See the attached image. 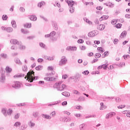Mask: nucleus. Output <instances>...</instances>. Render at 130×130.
Segmentation results:
<instances>
[{
	"label": "nucleus",
	"mask_w": 130,
	"mask_h": 130,
	"mask_svg": "<svg viewBox=\"0 0 130 130\" xmlns=\"http://www.w3.org/2000/svg\"><path fill=\"white\" fill-rule=\"evenodd\" d=\"M15 61L16 63H18V64H22V62L18 58L15 59Z\"/></svg>",
	"instance_id": "f704fd0d"
},
{
	"label": "nucleus",
	"mask_w": 130,
	"mask_h": 130,
	"mask_svg": "<svg viewBox=\"0 0 130 130\" xmlns=\"http://www.w3.org/2000/svg\"><path fill=\"white\" fill-rule=\"evenodd\" d=\"M21 77H25V74H18L14 76V78H21Z\"/></svg>",
	"instance_id": "aec40b11"
},
{
	"label": "nucleus",
	"mask_w": 130,
	"mask_h": 130,
	"mask_svg": "<svg viewBox=\"0 0 130 130\" xmlns=\"http://www.w3.org/2000/svg\"><path fill=\"white\" fill-rule=\"evenodd\" d=\"M112 117L111 114L110 113H108L106 116V118L108 119V118Z\"/></svg>",
	"instance_id": "8fccbe9b"
},
{
	"label": "nucleus",
	"mask_w": 130,
	"mask_h": 130,
	"mask_svg": "<svg viewBox=\"0 0 130 130\" xmlns=\"http://www.w3.org/2000/svg\"><path fill=\"white\" fill-rule=\"evenodd\" d=\"M35 69L37 71H41V69H42V66L39 65L38 67H36Z\"/></svg>",
	"instance_id": "c03bdc74"
},
{
	"label": "nucleus",
	"mask_w": 130,
	"mask_h": 130,
	"mask_svg": "<svg viewBox=\"0 0 130 130\" xmlns=\"http://www.w3.org/2000/svg\"><path fill=\"white\" fill-rule=\"evenodd\" d=\"M2 113H3L5 117H7L8 116L7 111V110H6V109H3L2 110Z\"/></svg>",
	"instance_id": "4468645a"
},
{
	"label": "nucleus",
	"mask_w": 130,
	"mask_h": 130,
	"mask_svg": "<svg viewBox=\"0 0 130 130\" xmlns=\"http://www.w3.org/2000/svg\"><path fill=\"white\" fill-rule=\"evenodd\" d=\"M0 56L2 57V58H4V59H6L8 57V55L5 53H1L0 55Z\"/></svg>",
	"instance_id": "b1692460"
},
{
	"label": "nucleus",
	"mask_w": 130,
	"mask_h": 130,
	"mask_svg": "<svg viewBox=\"0 0 130 130\" xmlns=\"http://www.w3.org/2000/svg\"><path fill=\"white\" fill-rule=\"evenodd\" d=\"M2 19L3 21H7L8 20V16L7 15H3L2 16Z\"/></svg>",
	"instance_id": "72a5a7b5"
},
{
	"label": "nucleus",
	"mask_w": 130,
	"mask_h": 130,
	"mask_svg": "<svg viewBox=\"0 0 130 130\" xmlns=\"http://www.w3.org/2000/svg\"><path fill=\"white\" fill-rule=\"evenodd\" d=\"M94 57H95V58H99L100 57H101V54H100V53H95Z\"/></svg>",
	"instance_id": "c756f323"
},
{
	"label": "nucleus",
	"mask_w": 130,
	"mask_h": 130,
	"mask_svg": "<svg viewBox=\"0 0 130 130\" xmlns=\"http://www.w3.org/2000/svg\"><path fill=\"white\" fill-rule=\"evenodd\" d=\"M124 107H125V105L118 106L119 109H122L123 108H124Z\"/></svg>",
	"instance_id": "6e6d98bb"
},
{
	"label": "nucleus",
	"mask_w": 130,
	"mask_h": 130,
	"mask_svg": "<svg viewBox=\"0 0 130 130\" xmlns=\"http://www.w3.org/2000/svg\"><path fill=\"white\" fill-rule=\"evenodd\" d=\"M61 94L63 96H65V97H70V96L71 95L70 92L67 91L63 92Z\"/></svg>",
	"instance_id": "dca6fc26"
},
{
	"label": "nucleus",
	"mask_w": 130,
	"mask_h": 130,
	"mask_svg": "<svg viewBox=\"0 0 130 130\" xmlns=\"http://www.w3.org/2000/svg\"><path fill=\"white\" fill-rule=\"evenodd\" d=\"M22 71H23V72H27V71H28V68L26 65L22 67Z\"/></svg>",
	"instance_id": "4c0bfd02"
},
{
	"label": "nucleus",
	"mask_w": 130,
	"mask_h": 130,
	"mask_svg": "<svg viewBox=\"0 0 130 130\" xmlns=\"http://www.w3.org/2000/svg\"><path fill=\"white\" fill-rule=\"evenodd\" d=\"M94 23L95 24H96V25H99V19H95L94 20Z\"/></svg>",
	"instance_id": "69168bd1"
},
{
	"label": "nucleus",
	"mask_w": 130,
	"mask_h": 130,
	"mask_svg": "<svg viewBox=\"0 0 130 130\" xmlns=\"http://www.w3.org/2000/svg\"><path fill=\"white\" fill-rule=\"evenodd\" d=\"M40 18H41V19H43V20H44L46 22H47V21H48L47 18L44 17V16H40Z\"/></svg>",
	"instance_id": "680f3d73"
},
{
	"label": "nucleus",
	"mask_w": 130,
	"mask_h": 130,
	"mask_svg": "<svg viewBox=\"0 0 130 130\" xmlns=\"http://www.w3.org/2000/svg\"><path fill=\"white\" fill-rule=\"evenodd\" d=\"M29 19L31 20V21H37V17L34 15H32L29 16Z\"/></svg>",
	"instance_id": "ddd939ff"
},
{
	"label": "nucleus",
	"mask_w": 130,
	"mask_h": 130,
	"mask_svg": "<svg viewBox=\"0 0 130 130\" xmlns=\"http://www.w3.org/2000/svg\"><path fill=\"white\" fill-rule=\"evenodd\" d=\"M106 108V106L104 105V103L103 102L101 103V107L100 108V110H103V109H105Z\"/></svg>",
	"instance_id": "412c9836"
},
{
	"label": "nucleus",
	"mask_w": 130,
	"mask_h": 130,
	"mask_svg": "<svg viewBox=\"0 0 130 130\" xmlns=\"http://www.w3.org/2000/svg\"><path fill=\"white\" fill-rule=\"evenodd\" d=\"M74 94H76V95H79L80 94V92L78 91V90H74L73 91Z\"/></svg>",
	"instance_id": "338daca9"
},
{
	"label": "nucleus",
	"mask_w": 130,
	"mask_h": 130,
	"mask_svg": "<svg viewBox=\"0 0 130 130\" xmlns=\"http://www.w3.org/2000/svg\"><path fill=\"white\" fill-rule=\"evenodd\" d=\"M50 35H51V38L54 37V36L56 35V32L54 31H53L50 34Z\"/></svg>",
	"instance_id": "e433bc0d"
},
{
	"label": "nucleus",
	"mask_w": 130,
	"mask_h": 130,
	"mask_svg": "<svg viewBox=\"0 0 130 130\" xmlns=\"http://www.w3.org/2000/svg\"><path fill=\"white\" fill-rule=\"evenodd\" d=\"M13 31H14V29L11 27H8L6 28V31L8 33H11V32H13Z\"/></svg>",
	"instance_id": "f3484780"
},
{
	"label": "nucleus",
	"mask_w": 130,
	"mask_h": 130,
	"mask_svg": "<svg viewBox=\"0 0 130 130\" xmlns=\"http://www.w3.org/2000/svg\"><path fill=\"white\" fill-rule=\"evenodd\" d=\"M54 74H55V72L54 71H52V73H46V76H53Z\"/></svg>",
	"instance_id": "79ce46f5"
},
{
	"label": "nucleus",
	"mask_w": 130,
	"mask_h": 130,
	"mask_svg": "<svg viewBox=\"0 0 130 130\" xmlns=\"http://www.w3.org/2000/svg\"><path fill=\"white\" fill-rule=\"evenodd\" d=\"M1 76H5V74H6V71L4 70V69H1Z\"/></svg>",
	"instance_id": "3c124183"
},
{
	"label": "nucleus",
	"mask_w": 130,
	"mask_h": 130,
	"mask_svg": "<svg viewBox=\"0 0 130 130\" xmlns=\"http://www.w3.org/2000/svg\"><path fill=\"white\" fill-rule=\"evenodd\" d=\"M19 117H20V114L19 113H17L14 116V118L15 119H18V118H19Z\"/></svg>",
	"instance_id": "5fc2aeb1"
},
{
	"label": "nucleus",
	"mask_w": 130,
	"mask_h": 130,
	"mask_svg": "<svg viewBox=\"0 0 130 130\" xmlns=\"http://www.w3.org/2000/svg\"><path fill=\"white\" fill-rule=\"evenodd\" d=\"M78 101H85V98L80 96L78 98Z\"/></svg>",
	"instance_id": "a18cd8bd"
},
{
	"label": "nucleus",
	"mask_w": 130,
	"mask_h": 130,
	"mask_svg": "<svg viewBox=\"0 0 130 130\" xmlns=\"http://www.w3.org/2000/svg\"><path fill=\"white\" fill-rule=\"evenodd\" d=\"M62 106H66V105H68V102L67 101H64L61 103Z\"/></svg>",
	"instance_id": "4d7b16f0"
},
{
	"label": "nucleus",
	"mask_w": 130,
	"mask_h": 130,
	"mask_svg": "<svg viewBox=\"0 0 130 130\" xmlns=\"http://www.w3.org/2000/svg\"><path fill=\"white\" fill-rule=\"evenodd\" d=\"M123 57H124V59H126L127 58V57H129V58H130V55H124L123 56Z\"/></svg>",
	"instance_id": "13d9d810"
},
{
	"label": "nucleus",
	"mask_w": 130,
	"mask_h": 130,
	"mask_svg": "<svg viewBox=\"0 0 130 130\" xmlns=\"http://www.w3.org/2000/svg\"><path fill=\"white\" fill-rule=\"evenodd\" d=\"M121 26H122V24L121 23H118L115 25L116 28H117L118 29H120L121 28Z\"/></svg>",
	"instance_id": "58836bf2"
},
{
	"label": "nucleus",
	"mask_w": 130,
	"mask_h": 130,
	"mask_svg": "<svg viewBox=\"0 0 130 130\" xmlns=\"http://www.w3.org/2000/svg\"><path fill=\"white\" fill-rule=\"evenodd\" d=\"M38 114H39L38 112H34L32 113V115L33 116H34V117H35V118H36V117L38 116Z\"/></svg>",
	"instance_id": "37998d69"
},
{
	"label": "nucleus",
	"mask_w": 130,
	"mask_h": 130,
	"mask_svg": "<svg viewBox=\"0 0 130 130\" xmlns=\"http://www.w3.org/2000/svg\"><path fill=\"white\" fill-rule=\"evenodd\" d=\"M84 126H85V124L83 123L80 125L79 127L80 130L84 129Z\"/></svg>",
	"instance_id": "603ef678"
},
{
	"label": "nucleus",
	"mask_w": 130,
	"mask_h": 130,
	"mask_svg": "<svg viewBox=\"0 0 130 130\" xmlns=\"http://www.w3.org/2000/svg\"><path fill=\"white\" fill-rule=\"evenodd\" d=\"M19 45V49L21 50H23L24 49H25L26 47L23 45H22V43L20 42V44H18Z\"/></svg>",
	"instance_id": "5701e85b"
},
{
	"label": "nucleus",
	"mask_w": 130,
	"mask_h": 130,
	"mask_svg": "<svg viewBox=\"0 0 130 130\" xmlns=\"http://www.w3.org/2000/svg\"><path fill=\"white\" fill-rule=\"evenodd\" d=\"M116 23H117V21H116V20H115V19H113L111 21V24H112V25H115V24H116Z\"/></svg>",
	"instance_id": "864d4df0"
},
{
	"label": "nucleus",
	"mask_w": 130,
	"mask_h": 130,
	"mask_svg": "<svg viewBox=\"0 0 130 130\" xmlns=\"http://www.w3.org/2000/svg\"><path fill=\"white\" fill-rule=\"evenodd\" d=\"M82 74L83 75H89V74H90V72H89V71L88 70H86V71H84L83 72H82Z\"/></svg>",
	"instance_id": "49530a36"
},
{
	"label": "nucleus",
	"mask_w": 130,
	"mask_h": 130,
	"mask_svg": "<svg viewBox=\"0 0 130 130\" xmlns=\"http://www.w3.org/2000/svg\"><path fill=\"white\" fill-rule=\"evenodd\" d=\"M66 50L68 51H76L77 50L76 47L68 46L66 48Z\"/></svg>",
	"instance_id": "423d86ee"
},
{
	"label": "nucleus",
	"mask_w": 130,
	"mask_h": 130,
	"mask_svg": "<svg viewBox=\"0 0 130 130\" xmlns=\"http://www.w3.org/2000/svg\"><path fill=\"white\" fill-rule=\"evenodd\" d=\"M21 32H22V33H23V34H28V33H29V31L26 29H24L23 28L21 29Z\"/></svg>",
	"instance_id": "7c9ffc66"
},
{
	"label": "nucleus",
	"mask_w": 130,
	"mask_h": 130,
	"mask_svg": "<svg viewBox=\"0 0 130 130\" xmlns=\"http://www.w3.org/2000/svg\"><path fill=\"white\" fill-rule=\"evenodd\" d=\"M69 11L70 13H71V14H73V13L75 12V7H70Z\"/></svg>",
	"instance_id": "c9c22d12"
},
{
	"label": "nucleus",
	"mask_w": 130,
	"mask_h": 130,
	"mask_svg": "<svg viewBox=\"0 0 130 130\" xmlns=\"http://www.w3.org/2000/svg\"><path fill=\"white\" fill-rule=\"evenodd\" d=\"M78 43H84V40L79 39L77 41Z\"/></svg>",
	"instance_id": "052dcab7"
},
{
	"label": "nucleus",
	"mask_w": 130,
	"mask_h": 130,
	"mask_svg": "<svg viewBox=\"0 0 130 130\" xmlns=\"http://www.w3.org/2000/svg\"><path fill=\"white\" fill-rule=\"evenodd\" d=\"M39 46L42 48H43V49H46V45H45V44H44V43H43L42 42H40L39 43Z\"/></svg>",
	"instance_id": "6ab92c4d"
},
{
	"label": "nucleus",
	"mask_w": 130,
	"mask_h": 130,
	"mask_svg": "<svg viewBox=\"0 0 130 130\" xmlns=\"http://www.w3.org/2000/svg\"><path fill=\"white\" fill-rule=\"evenodd\" d=\"M25 28H31L32 27V24L31 23H26L24 24Z\"/></svg>",
	"instance_id": "c85d7f7f"
},
{
	"label": "nucleus",
	"mask_w": 130,
	"mask_h": 130,
	"mask_svg": "<svg viewBox=\"0 0 130 130\" xmlns=\"http://www.w3.org/2000/svg\"><path fill=\"white\" fill-rule=\"evenodd\" d=\"M51 40H52V41H56L57 40V38H56V37H53L51 38Z\"/></svg>",
	"instance_id": "bf43d9fd"
},
{
	"label": "nucleus",
	"mask_w": 130,
	"mask_h": 130,
	"mask_svg": "<svg viewBox=\"0 0 130 130\" xmlns=\"http://www.w3.org/2000/svg\"><path fill=\"white\" fill-rule=\"evenodd\" d=\"M105 29V25L103 24H100L98 26V30H100L101 31H103Z\"/></svg>",
	"instance_id": "9d476101"
},
{
	"label": "nucleus",
	"mask_w": 130,
	"mask_h": 130,
	"mask_svg": "<svg viewBox=\"0 0 130 130\" xmlns=\"http://www.w3.org/2000/svg\"><path fill=\"white\" fill-rule=\"evenodd\" d=\"M20 125H21V123L19 121L16 122L14 124V126H16V127H18L20 126Z\"/></svg>",
	"instance_id": "bb28decb"
},
{
	"label": "nucleus",
	"mask_w": 130,
	"mask_h": 130,
	"mask_svg": "<svg viewBox=\"0 0 130 130\" xmlns=\"http://www.w3.org/2000/svg\"><path fill=\"white\" fill-rule=\"evenodd\" d=\"M34 74H35V72L32 71H31V70H30L27 73V75L28 76L27 80V81H28V82H30V83H32L34 81H36L38 80V76L34 77L35 76Z\"/></svg>",
	"instance_id": "f257e3e1"
},
{
	"label": "nucleus",
	"mask_w": 130,
	"mask_h": 130,
	"mask_svg": "<svg viewBox=\"0 0 130 130\" xmlns=\"http://www.w3.org/2000/svg\"><path fill=\"white\" fill-rule=\"evenodd\" d=\"M26 125H25V124H23L20 127L19 129L20 130H24V129H26Z\"/></svg>",
	"instance_id": "473e14b6"
},
{
	"label": "nucleus",
	"mask_w": 130,
	"mask_h": 130,
	"mask_svg": "<svg viewBox=\"0 0 130 130\" xmlns=\"http://www.w3.org/2000/svg\"><path fill=\"white\" fill-rule=\"evenodd\" d=\"M29 125L30 127H33V126H34L35 125V123H33L32 121H30L29 123Z\"/></svg>",
	"instance_id": "de8ad7c7"
},
{
	"label": "nucleus",
	"mask_w": 130,
	"mask_h": 130,
	"mask_svg": "<svg viewBox=\"0 0 130 130\" xmlns=\"http://www.w3.org/2000/svg\"><path fill=\"white\" fill-rule=\"evenodd\" d=\"M54 88L57 89L58 91H63L67 89V85L65 84H62L61 82L56 83L54 86Z\"/></svg>",
	"instance_id": "f03ea898"
},
{
	"label": "nucleus",
	"mask_w": 130,
	"mask_h": 130,
	"mask_svg": "<svg viewBox=\"0 0 130 130\" xmlns=\"http://www.w3.org/2000/svg\"><path fill=\"white\" fill-rule=\"evenodd\" d=\"M94 43L98 45V44H100V41H94Z\"/></svg>",
	"instance_id": "774afa93"
},
{
	"label": "nucleus",
	"mask_w": 130,
	"mask_h": 130,
	"mask_svg": "<svg viewBox=\"0 0 130 130\" xmlns=\"http://www.w3.org/2000/svg\"><path fill=\"white\" fill-rule=\"evenodd\" d=\"M11 24L13 28H17V24H16V21L14 20L11 21Z\"/></svg>",
	"instance_id": "4be33fe9"
},
{
	"label": "nucleus",
	"mask_w": 130,
	"mask_h": 130,
	"mask_svg": "<svg viewBox=\"0 0 130 130\" xmlns=\"http://www.w3.org/2000/svg\"><path fill=\"white\" fill-rule=\"evenodd\" d=\"M60 121H62V122H67L69 121V120H68V118L66 117H61L60 118Z\"/></svg>",
	"instance_id": "2eb2a0df"
},
{
	"label": "nucleus",
	"mask_w": 130,
	"mask_h": 130,
	"mask_svg": "<svg viewBox=\"0 0 130 130\" xmlns=\"http://www.w3.org/2000/svg\"><path fill=\"white\" fill-rule=\"evenodd\" d=\"M68 6L70 7H74V6H77V2L73 0H70Z\"/></svg>",
	"instance_id": "0eeeda50"
},
{
	"label": "nucleus",
	"mask_w": 130,
	"mask_h": 130,
	"mask_svg": "<svg viewBox=\"0 0 130 130\" xmlns=\"http://www.w3.org/2000/svg\"><path fill=\"white\" fill-rule=\"evenodd\" d=\"M6 71L7 73H11L12 72V69L9 67L6 68Z\"/></svg>",
	"instance_id": "2f4dec72"
},
{
	"label": "nucleus",
	"mask_w": 130,
	"mask_h": 130,
	"mask_svg": "<svg viewBox=\"0 0 130 130\" xmlns=\"http://www.w3.org/2000/svg\"><path fill=\"white\" fill-rule=\"evenodd\" d=\"M67 61H68V59L66 58V56H62L61 60L59 62V66H63V64H66Z\"/></svg>",
	"instance_id": "20e7f679"
},
{
	"label": "nucleus",
	"mask_w": 130,
	"mask_h": 130,
	"mask_svg": "<svg viewBox=\"0 0 130 130\" xmlns=\"http://www.w3.org/2000/svg\"><path fill=\"white\" fill-rule=\"evenodd\" d=\"M19 10H20V11L22 12V13H24V12H25V8L23 7H20Z\"/></svg>",
	"instance_id": "e2e57ef3"
},
{
	"label": "nucleus",
	"mask_w": 130,
	"mask_h": 130,
	"mask_svg": "<svg viewBox=\"0 0 130 130\" xmlns=\"http://www.w3.org/2000/svg\"><path fill=\"white\" fill-rule=\"evenodd\" d=\"M12 113H13V110L11 109H9L8 110V112H7V115H11L12 114Z\"/></svg>",
	"instance_id": "a19ab883"
},
{
	"label": "nucleus",
	"mask_w": 130,
	"mask_h": 130,
	"mask_svg": "<svg viewBox=\"0 0 130 130\" xmlns=\"http://www.w3.org/2000/svg\"><path fill=\"white\" fill-rule=\"evenodd\" d=\"M102 69H104V70H106L107 68H108V66L106 64H104L102 65Z\"/></svg>",
	"instance_id": "09e8293b"
},
{
	"label": "nucleus",
	"mask_w": 130,
	"mask_h": 130,
	"mask_svg": "<svg viewBox=\"0 0 130 130\" xmlns=\"http://www.w3.org/2000/svg\"><path fill=\"white\" fill-rule=\"evenodd\" d=\"M53 27H54L55 30H57L58 27H57V25H56V22L55 21H53Z\"/></svg>",
	"instance_id": "cd10ccee"
},
{
	"label": "nucleus",
	"mask_w": 130,
	"mask_h": 130,
	"mask_svg": "<svg viewBox=\"0 0 130 130\" xmlns=\"http://www.w3.org/2000/svg\"><path fill=\"white\" fill-rule=\"evenodd\" d=\"M126 34H127V32L125 31H123L120 35V37H125L126 36Z\"/></svg>",
	"instance_id": "393cba45"
},
{
	"label": "nucleus",
	"mask_w": 130,
	"mask_h": 130,
	"mask_svg": "<svg viewBox=\"0 0 130 130\" xmlns=\"http://www.w3.org/2000/svg\"><path fill=\"white\" fill-rule=\"evenodd\" d=\"M45 4V2H44V1H42L38 4V7H39V8H41V7H42Z\"/></svg>",
	"instance_id": "a878e982"
},
{
	"label": "nucleus",
	"mask_w": 130,
	"mask_h": 130,
	"mask_svg": "<svg viewBox=\"0 0 130 130\" xmlns=\"http://www.w3.org/2000/svg\"><path fill=\"white\" fill-rule=\"evenodd\" d=\"M10 43H11V44H14L15 45H16V44L19 45V44H21V42L18 41V40L16 39H11Z\"/></svg>",
	"instance_id": "39448f33"
},
{
	"label": "nucleus",
	"mask_w": 130,
	"mask_h": 130,
	"mask_svg": "<svg viewBox=\"0 0 130 130\" xmlns=\"http://www.w3.org/2000/svg\"><path fill=\"white\" fill-rule=\"evenodd\" d=\"M12 87L14 89H20L21 88V82L19 81H14Z\"/></svg>",
	"instance_id": "7ed1b4c3"
},
{
	"label": "nucleus",
	"mask_w": 130,
	"mask_h": 130,
	"mask_svg": "<svg viewBox=\"0 0 130 130\" xmlns=\"http://www.w3.org/2000/svg\"><path fill=\"white\" fill-rule=\"evenodd\" d=\"M0 82L4 84L5 82H6V76L5 75H1L0 77Z\"/></svg>",
	"instance_id": "1a4fd4ad"
},
{
	"label": "nucleus",
	"mask_w": 130,
	"mask_h": 130,
	"mask_svg": "<svg viewBox=\"0 0 130 130\" xmlns=\"http://www.w3.org/2000/svg\"><path fill=\"white\" fill-rule=\"evenodd\" d=\"M42 116L43 118H45L46 119H51V117L49 115L45 114H42Z\"/></svg>",
	"instance_id": "9b49d317"
},
{
	"label": "nucleus",
	"mask_w": 130,
	"mask_h": 130,
	"mask_svg": "<svg viewBox=\"0 0 130 130\" xmlns=\"http://www.w3.org/2000/svg\"><path fill=\"white\" fill-rule=\"evenodd\" d=\"M109 54V52L108 51L105 52L104 53V54L102 55V57H105L107 56V55H108Z\"/></svg>",
	"instance_id": "ea45409f"
},
{
	"label": "nucleus",
	"mask_w": 130,
	"mask_h": 130,
	"mask_svg": "<svg viewBox=\"0 0 130 130\" xmlns=\"http://www.w3.org/2000/svg\"><path fill=\"white\" fill-rule=\"evenodd\" d=\"M55 79H56L54 77H49V81H54Z\"/></svg>",
	"instance_id": "0e129e2a"
},
{
	"label": "nucleus",
	"mask_w": 130,
	"mask_h": 130,
	"mask_svg": "<svg viewBox=\"0 0 130 130\" xmlns=\"http://www.w3.org/2000/svg\"><path fill=\"white\" fill-rule=\"evenodd\" d=\"M96 36V32L95 31H90L88 34V37H94Z\"/></svg>",
	"instance_id": "6e6552de"
},
{
	"label": "nucleus",
	"mask_w": 130,
	"mask_h": 130,
	"mask_svg": "<svg viewBox=\"0 0 130 130\" xmlns=\"http://www.w3.org/2000/svg\"><path fill=\"white\" fill-rule=\"evenodd\" d=\"M60 102V101L53 102L50 104H48V106H52L53 105H56V104H58V103H59Z\"/></svg>",
	"instance_id": "a211bd4d"
},
{
	"label": "nucleus",
	"mask_w": 130,
	"mask_h": 130,
	"mask_svg": "<svg viewBox=\"0 0 130 130\" xmlns=\"http://www.w3.org/2000/svg\"><path fill=\"white\" fill-rule=\"evenodd\" d=\"M109 18V16L108 15H104L102 16L100 18V22H102V21H103V20H107Z\"/></svg>",
	"instance_id": "f8f14e48"
}]
</instances>
